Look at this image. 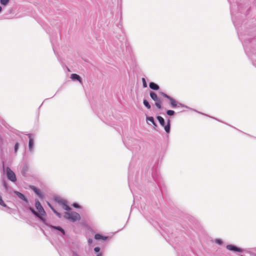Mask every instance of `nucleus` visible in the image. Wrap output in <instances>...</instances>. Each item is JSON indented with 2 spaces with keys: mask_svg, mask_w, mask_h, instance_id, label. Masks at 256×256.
Listing matches in <instances>:
<instances>
[{
  "mask_svg": "<svg viewBox=\"0 0 256 256\" xmlns=\"http://www.w3.org/2000/svg\"><path fill=\"white\" fill-rule=\"evenodd\" d=\"M64 217L73 222L78 221L80 220V215L75 212H66L64 214Z\"/></svg>",
  "mask_w": 256,
  "mask_h": 256,
  "instance_id": "f257e3e1",
  "label": "nucleus"
},
{
  "mask_svg": "<svg viewBox=\"0 0 256 256\" xmlns=\"http://www.w3.org/2000/svg\"><path fill=\"white\" fill-rule=\"evenodd\" d=\"M35 206L38 210V212L40 214V218L44 220L43 216H46V213L38 200L36 202Z\"/></svg>",
  "mask_w": 256,
  "mask_h": 256,
  "instance_id": "f03ea898",
  "label": "nucleus"
},
{
  "mask_svg": "<svg viewBox=\"0 0 256 256\" xmlns=\"http://www.w3.org/2000/svg\"><path fill=\"white\" fill-rule=\"evenodd\" d=\"M150 96L156 102V106L158 109L162 108V102L158 98L157 94L152 92H150Z\"/></svg>",
  "mask_w": 256,
  "mask_h": 256,
  "instance_id": "7ed1b4c3",
  "label": "nucleus"
},
{
  "mask_svg": "<svg viewBox=\"0 0 256 256\" xmlns=\"http://www.w3.org/2000/svg\"><path fill=\"white\" fill-rule=\"evenodd\" d=\"M6 173L8 178L12 182L16 181V178L15 174L9 168H6Z\"/></svg>",
  "mask_w": 256,
  "mask_h": 256,
  "instance_id": "20e7f679",
  "label": "nucleus"
},
{
  "mask_svg": "<svg viewBox=\"0 0 256 256\" xmlns=\"http://www.w3.org/2000/svg\"><path fill=\"white\" fill-rule=\"evenodd\" d=\"M58 204L62 206L64 210L68 211L70 210V208L68 206L65 200L59 199L56 200Z\"/></svg>",
  "mask_w": 256,
  "mask_h": 256,
  "instance_id": "39448f33",
  "label": "nucleus"
},
{
  "mask_svg": "<svg viewBox=\"0 0 256 256\" xmlns=\"http://www.w3.org/2000/svg\"><path fill=\"white\" fill-rule=\"evenodd\" d=\"M228 250L232 251L242 252V250L233 245L229 244L226 246Z\"/></svg>",
  "mask_w": 256,
  "mask_h": 256,
  "instance_id": "423d86ee",
  "label": "nucleus"
},
{
  "mask_svg": "<svg viewBox=\"0 0 256 256\" xmlns=\"http://www.w3.org/2000/svg\"><path fill=\"white\" fill-rule=\"evenodd\" d=\"M28 136L29 138V142H28V147L30 151H32L33 149L34 142V140L32 137L31 134H28Z\"/></svg>",
  "mask_w": 256,
  "mask_h": 256,
  "instance_id": "0eeeda50",
  "label": "nucleus"
},
{
  "mask_svg": "<svg viewBox=\"0 0 256 256\" xmlns=\"http://www.w3.org/2000/svg\"><path fill=\"white\" fill-rule=\"evenodd\" d=\"M70 78L72 80H78L80 83H82V78H81L77 74H71L70 76Z\"/></svg>",
  "mask_w": 256,
  "mask_h": 256,
  "instance_id": "6e6552de",
  "label": "nucleus"
},
{
  "mask_svg": "<svg viewBox=\"0 0 256 256\" xmlns=\"http://www.w3.org/2000/svg\"><path fill=\"white\" fill-rule=\"evenodd\" d=\"M94 238L96 240H106L108 238V237L103 236L100 234H96L94 236Z\"/></svg>",
  "mask_w": 256,
  "mask_h": 256,
  "instance_id": "1a4fd4ad",
  "label": "nucleus"
},
{
  "mask_svg": "<svg viewBox=\"0 0 256 256\" xmlns=\"http://www.w3.org/2000/svg\"><path fill=\"white\" fill-rule=\"evenodd\" d=\"M172 108H176L178 106V102L173 98L170 97L168 99Z\"/></svg>",
  "mask_w": 256,
  "mask_h": 256,
  "instance_id": "9d476101",
  "label": "nucleus"
},
{
  "mask_svg": "<svg viewBox=\"0 0 256 256\" xmlns=\"http://www.w3.org/2000/svg\"><path fill=\"white\" fill-rule=\"evenodd\" d=\"M150 87L151 89L154 90H158L160 88L158 84L153 82H150Z\"/></svg>",
  "mask_w": 256,
  "mask_h": 256,
  "instance_id": "9b49d317",
  "label": "nucleus"
},
{
  "mask_svg": "<svg viewBox=\"0 0 256 256\" xmlns=\"http://www.w3.org/2000/svg\"><path fill=\"white\" fill-rule=\"evenodd\" d=\"M14 193L17 195V196L19 198H20V199H22L26 202H27L26 198L25 196L22 194L18 192H16V191H15Z\"/></svg>",
  "mask_w": 256,
  "mask_h": 256,
  "instance_id": "f8f14e48",
  "label": "nucleus"
},
{
  "mask_svg": "<svg viewBox=\"0 0 256 256\" xmlns=\"http://www.w3.org/2000/svg\"><path fill=\"white\" fill-rule=\"evenodd\" d=\"M157 119L159 121L160 123V124L162 126H164V124H165L164 120L162 116H158Z\"/></svg>",
  "mask_w": 256,
  "mask_h": 256,
  "instance_id": "ddd939ff",
  "label": "nucleus"
},
{
  "mask_svg": "<svg viewBox=\"0 0 256 256\" xmlns=\"http://www.w3.org/2000/svg\"><path fill=\"white\" fill-rule=\"evenodd\" d=\"M143 102L145 106L148 109H150L151 108V106L147 100H144Z\"/></svg>",
  "mask_w": 256,
  "mask_h": 256,
  "instance_id": "4468645a",
  "label": "nucleus"
},
{
  "mask_svg": "<svg viewBox=\"0 0 256 256\" xmlns=\"http://www.w3.org/2000/svg\"><path fill=\"white\" fill-rule=\"evenodd\" d=\"M48 206H50V207L52 208V210H53V212L59 217V218H60L61 217V215L58 212H56L52 206L50 205V203H48Z\"/></svg>",
  "mask_w": 256,
  "mask_h": 256,
  "instance_id": "2eb2a0df",
  "label": "nucleus"
},
{
  "mask_svg": "<svg viewBox=\"0 0 256 256\" xmlns=\"http://www.w3.org/2000/svg\"><path fill=\"white\" fill-rule=\"evenodd\" d=\"M164 130L166 132L168 133L170 132V120H168V124L164 126Z\"/></svg>",
  "mask_w": 256,
  "mask_h": 256,
  "instance_id": "dca6fc26",
  "label": "nucleus"
},
{
  "mask_svg": "<svg viewBox=\"0 0 256 256\" xmlns=\"http://www.w3.org/2000/svg\"><path fill=\"white\" fill-rule=\"evenodd\" d=\"M30 210H31V212L34 214H35L36 216H38V218H40V214H38L37 212H36L34 208H30Z\"/></svg>",
  "mask_w": 256,
  "mask_h": 256,
  "instance_id": "f3484780",
  "label": "nucleus"
},
{
  "mask_svg": "<svg viewBox=\"0 0 256 256\" xmlns=\"http://www.w3.org/2000/svg\"><path fill=\"white\" fill-rule=\"evenodd\" d=\"M53 228H54L56 229V230H60V232H62V234H65L64 230L61 227H60V226H53Z\"/></svg>",
  "mask_w": 256,
  "mask_h": 256,
  "instance_id": "a211bd4d",
  "label": "nucleus"
},
{
  "mask_svg": "<svg viewBox=\"0 0 256 256\" xmlns=\"http://www.w3.org/2000/svg\"><path fill=\"white\" fill-rule=\"evenodd\" d=\"M147 120L152 122L154 125H156L154 118L152 116H150L147 118Z\"/></svg>",
  "mask_w": 256,
  "mask_h": 256,
  "instance_id": "6ab92c4d",
  "label": "nucleus"
},
{
  "mask_svg": "<svg viewBox=\"0 0 256 256\" xmlns=\"http://www.w3.org/2000/svg\"><path fill=\"white\" fill-rule=\"evenodd\" d=\"M0 205L3 206L4 207L6 206V204L4 203V202L2 200V197L0 196Z\"/></svg>",
  "mask_w": 256,
  "mask_h": 256,
  "instance_id": "aec40b11",
  "label": "nucleus"
},
{
  "mask_svg": "<svg viewBox=\"0 0 256 256\" xmlns=\"http://www.w3.org/2000/svg\"><path fill=\"white\" fill-rule=\"evenodd\" d=\"M10 0H0V3L4 6H6L8 2Z\"/></svg>",
  "mask_w": 256,
  "mask_h": 256,
  "instance_id": "412c9836",
  "label": "nucleus"
},
{
  "mask_svg": "<svg viewBox=\"0 0 256 256\" xmlns=\"http://www.w3.org/2000/svg\"><path fill=\"white\" fill-rule=\"evenodd\" d=\"M166 114L168 116H173L174 114V112L172 110H168L166 112Z\"/></svg>",
  "mask_w": 256,
  "mask_h": 256,
  "instance_id": "4be33fe9",
  "label": "nucleus"
},
{
  "mask_svg": "<svg viewBox=\"0 0 256 256\" xmlns=\"http://www.w3.org/2000/svg\"><path fill=\"white\" fill-rule=\"evenodd\" d=\"M160 94L162 96L164 97L168 98V100L170 98V96H168V94H166L163 92H160Z\"/></svg>",
  "mask_w": 256,
  "mask_h": 256,
  "instance_id": "5701e85b",
  "label": "nucleus"
},
{
  "mask_svg": "<svg viewBox=\"0 0 256 256\" xmlns=\"http://www.w3.org/2000/svg\"><path fill=\"white\" fill-rule=\"evenodd\" d=\"M142 84H143V86L144 88H146L148 86H147V84H146V79L144 78H142Z\"/></svg>",
  "mask_w": 256,
  "mask_h": 256,
  "instance_id": "b1692460",
  "label": "nucleus"
},
{
  "mask_svg": "<svg viewBox=\"0 0 256 256\" xmlns=\"http://www.w3.org/2000/svg\"><path fill=\"white\" fill-rule=\"evenodd\" d=\"M36 194L39 196L40 197V198H43V195L41 193V192H40V190H38V191L37 192H36Z\"/></svg>",
  "mask_w": 256,
  "mask_h": 256,
  "instance_id": "393cba45",
  "label": "nucleus"
},
{
  "mask_svg": "<svg viewBox=\"0 0 256 256\" xmlns=\"http://www.w3.org/2000/svg\"><path fill=\"white\" fill-rule=\"evenodd\" d=\"M30 188L36 192H37L38 190L34 186H31Z\"/></svg>",
  "mask_w": 256,
  "mask_h": 256,
  "instance_id": "a878e982",
  "label": "nucleus"
},
{
  "mask_svg": "<svg viewBox=\"0 0 256 256\" xmlns=\"http://www.w3.org/2000/svg\"><path fill=\"white\" fill-rule=\"evenodd\" d=\"M18 143H16V144H15V146H14V151L15 152H16L18 150Z\"/></svg>",
  "mask_w": 256,
  "mask_h": 256,
  "instance_id": "bb28decb",
  "label": "nucleus"
},
{
  "mask_svg": "<svg viewBox=\"0 0 256 256\" xmlns=\"http://www.w3.org/2000/svg\"><path fill=\"white\" fill-rule=\"evenodd\" d=\"M94 250L96 252H100V248L99 247H96L94 248Z\"/></svg>",
  "mask_w": 256,
  "mask_h": 256,
  "instance_id": "cd10ccee",
  "label": "nucleus"
},
{
  "mask_svg": "<svg viewBox=\"0 0 256 256\" xmlns=\"http://www.w3.org/2000/svg\"><path fill=\"white\" fill-rule=\"evenodd\" d=\"M72 206H73L74 207L76 208H80L79 205L78 204H74Z\"/></svg>",
  "mask_w": 256,
  "mask_h": 256,
  "instance_id": "c85d7f7f",
  "label": "nucleus"
},
{
  "mask_svg": "<svg viewBox=\"0 0 256 256\" xmlns=\"http://www.w3.org/2000/svg\"><path fill=\"white\" fill-rule=\"evenodd\" d=\"M88 244H92V239H91V238H90V239L88 240Z\"/></svg>",
  "mask_w": 256,
  "mask_h": 256,
  "instance_id": "c756f323",
  "label": "nucleus"
},
{
  "mask_svg": "<svg viewBox=\"0 0 256 256\" xmlns=\"http://www.w3.org/2000/svg\"><path fill=\"white\" fill-rule=\"evenodd\" d=\"M216 242L217 243L219 244H220L222 243L221 240H216Z\"/></svg>",
  "mask_w": 256,
  "mask_h": 256,
  "instance_id": "7c9ffc66",
  "label": "nucleus"
},
{
  "mask_svg": "<svg viewBox=\"0 0 256 256\" xmlns=\"http://www.w3.org/2000/svg\"><path fill=\"white\" fill-rule=\"evenodd\" d=\"M97 256H102L101 254H98L97 255Z\"/></svg>",
  "mask_w": 256,
  "mask_h": 256,
  "instance_id": "2f4dec72",
  "label": "nucleus"
},
{
  "mask_svg": "<svg viewBox=\"0 0 256 256\" xmlns=\"http://www.w3.org/2000/svg\"><path fill=\"white\" fill-rule=\"evenodd\" d=\"M2 8L0 6V12L2 11Z\"/></svg>",
  "mask_w": 256,
  "mask_h": 256,
  "instance_id": "473e14b6",
  "label": "nucleus"
},
{
  "mask_svg": "<svg viewBox=\"0 0 256 256\" xmlns=\"http://www.w3.org/2000/svg\"><path fill=\"white\" fill-rule=\"evenodd\" d=\"M241 256H242V255Z\"/></svg>",
  "mask_w": 256,
  "mask_h": 256,
  "instance_id": "72a5a7b5",
  "label": "nucleus"
},
{
  "mask_svg": "<svg viewBox=\"0 0 256 256\" xmlns=\"http://www.w3.org/2000/svg\"><path fill=\"white\" fill-rule=\"evenodd\" d=\"M241 256H242V255Z\"/></svg>",
  "mask_w": 256,
  "mask_h": 256,
  "instance_id": "f704fd0d",
  "label": "nucleus"
}]
</instances>
